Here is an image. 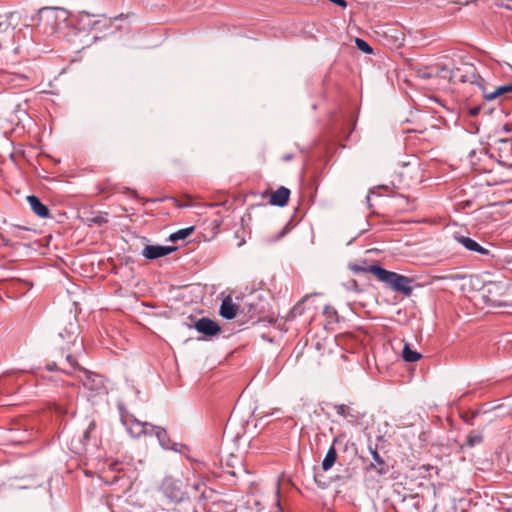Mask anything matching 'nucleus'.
<instances>
[{"label":"nucleus","mask_w":512,"mask_h":512,"mask_svg":"<svg viewBox=\"0 0 512 512\" xmlns=\"http://www.w3.org/2000/svg\"><path fill=\"white\" fill-rule=\"evenodd\" d=\"M27 202L31 210L40 218H48L50 215L49 209L44 205L37 196H27Z\"/></svg>","instance_id":"nucleus-11"},{"label":"nucleus","mask_w":512,"mask_h":512,"mask_svg":"<svg viewBox=\"0 0 512 512\" xmlns=\"http://www.w3.org/2000/svg\"><path fill=\"white\" fill-rule=\"evenodd\" d=\"M65 362L70 366V369H63V372L69 376H75L86 389L92 392H100L105 388L103 377L81 367L72 354L66 356Z\"/></svg>","instance_id":"nucleus-3"},{"label":"nucleus","mask_w":512,"mask_h":512,"mask_svg":"<svg viewBox=\"0 0 512 512\" xmlns=\"http://www.w3.org/2000/svg\"><path fill=\"white\" fill-rule=\"evenodd\" d=\"M130 192H131V194H133V196H136V195H137V194H136V191H130Z\"/></svg>","instance_id":"nucleus-31"},{"label":"nucleus","mask_w":512,"mask_h":512,"mask_svg":"<svg viewBox=\"0 0 512 512\" xmlns=\"http://www.w3.org/2000/svg\"><path fill=\"white\" fill-rule=\"evenodd\" d=\"M402 357L406 362H416L422 356L420 353H418L414 350H411L408 344H405L403 351H402Z\"/></svg>","instance_id":"nucleus-17"},{"label":"nucleus","mask_w":512,"mask_h":512,"mask_svg":"<svg viewBox=\"0 0 512 512\" xmlns=\"http://www.w3.org/2000/svg\"><path fill=\"white\" fill-rule=\"evenodd\" d=\"M238 312V305H236L231 297H226L220 306L219 313L225 319H233L236 317Z\"/></svg>","instance_id":"nucleus-12"},{"label":"nucleus","mask_w":512,"mask_h":512,"mask_svg":"<svg viewBox=\"0 0 512 512\" xmlns=\"http://www.w3.org/2000/svg\"><path fill=\"white\" fill-rule=\"evenodd\" d=\"M79 336V325L76 317L69 316V319L65 323H61L59 328V337L63 340H67V344L75 345Z\"/></svg>","instance_id":"nucleus-5"},{"label":"nucleus","mask_w":512,"mask_h":512,"mask_svg":"<svg viewBox=\"0 0 512 512\" xmlns=\"http://www.w3.org/2000/svg\"><path fill=\"white\" fill-rule=\"evenodd\" d=\"M152 430H155V433H156V436L158 437V439L163 442L165 437H166V432L161 429L160 427H156V426H153L150 427Z\"/></svg>","instance_id":"nucleus-22"},{"label":"nucleus","mask_w":512,"mask_h":512,"mask_svg":"<svg viewBox=\"0 0 512 512\" xmlns=\"http://www.w3.org/2000/svg\"><path fill=\"white\" fill-rule=\"evenodd\" d=\"M292 158H293V156L291 154H287V155L283 156L284 161H290Z\"/></svg>","instance_id":"nucleus-29"},{"label":"nucleus","mask_w":512,"mask_h":512,"mask_svg":"<svg viewBox=\"0 0 512 512\" xmlns=\"http://www.w3.org/2000/svg\"><path fill=\"white\" fill-rule=\"evenodd\" d=\"M195 329L206 335V336H214L218 334L221 330L220 326L213 320L209 318H201L195 322Z\"/></svg>","instance_id":"nucleus-7"},{"label":"nucleus","mask_w":512,"mask_h":512,"mask_svg":"<svg viewBox=\"0 0 512 512\" xmlns=\"http://www.w3.org/2000/svg\"><path fill=\"white\" fill-rule=\"evenodd\" d=\"M455 239L462 244L467 250L477 252L482 255H488L489 250L485 249L481 245H479L473 239L466 236H456Z\"/></svg>","instance_id":"nucleus-13"},{"label":"nucleus","mask_w":512,"mask_h":512,"mask_svg":"<svg viewBox=\"0 0 512 512\" xmlns=\"http://www.w3.org/2000/svg\"><path fill=\"white\" fill-rule=\"evenodd\" d=\"M364 270L374 275L379 281L388 284L392 290L400 292L405 296H410L412 294L413 288L411 286V278L396 272L388 271L379 265H371Z\"/></svg>","instance_id":"nucleus-4"},{"label":"nucleus","mask_w":512,"mask_h":512,"mask_svg":"<svg viewBox=\"0 0 512 512\" xmlns=\"http://www.w3.org/2000/svg\"><path fill=\"white\" fill-rule=\"evenodd\" d=\"M47 369L52 371V370H60L63 372V369H67L66 367H58L57 364L55 362L51 363V364H47Z\"/></svg>","instance_id":"nucleus-24"},{"label":"nucleus","mask_w":512,"mask_h":512,"mask_svg":"<svg viewBox=\"0 0 512 512\" xmlns=\"http://www.w3.org/2000/svg\"><path fill=\"white\" fill-rule=\"evenodd\" d=\"M308 297V295L304 296L303 301H305Z\"/></svg>","instance_id":"nucleus-35"},{"label":"nucleus","mask_w":512,"mask_h":512,"mask_svg":"<svg viewBox=\"0 0 512 512\" xmlns=\"http://www.w3.org/2000/svg\"><path fill=\"white\" fill-rule=\"evenodd\" d=\"M480 109H481V108H480L479 106H477V107H473V108H471V109L469 110V114H470L471 116L475 117V116H477V115L479 114Z\"/></svg>","instance_id":"nucleus-26"},{"label":"nucleus","mask_w":512,"mask_h":512,"mask_svg":"<svg viewBox=\"0 0 512 512\" xmlns=\"http://www.w3.org/2000/svg\"><path fill=\"white\" fill-rule=\"evenodd\" d=\"M423 77H430V74L424 73Z\"/></svg>","instance_id":"nucleus-30"},{"label":"nucleus","mask_w":512,"mask_h":512,"mask_svg":"<svg viewBox=\"0 0 512 512\" xmlns=\"http://www.w3.org/2000/svg\"><path fill=\"white\" fill-rule=\"evenodd\" d=\"M95 427H96L95 422H94V421L90 422V424H89V426H88L87 430H86V431H85V433H84V438H85V439H89V437H90V433L95 429Z\"/></svg>","instance_id":"nucleus-23"},{"label":"nucleus","mask_w":512,"mask_h":512,"mask_svg":"<svg viewBox=\"0 0 512 512\" xmlns=\"http://www.w3.org/2000/svg\"><path fill=\"white\" fill-rule=\"evenodd\" d=\"M193 230H194L193 227L180 229L177 232L171 234L170 240L175 241V240H179V239H185L193 232Z\"/></svg>","instance_id":"nucleus-20"},{"label":"nucleus","mask_w":512,"mask_h":512,"mask_svg":"<svg viewBox=\"0 0 512 512\" xmlns=\"http://www.w3.org/2000/svg\"><path fill=\"white\" fill-rule=\"evenodd\" d=\"M324 313L330 315V314H336V311L333 308L326 307L324 310Z\"/></svg>","instance_id":"nucleus-27"},{"label":"nucleus","mask_w":512,"mask_h":512,"mask_svg":"<svg viewBox=\"0 0 512 512\" xmlns=\"http://www.w3.org/2000/svg\"><path fill=\"white\" fill-rule=\"evenodd\" d=\"M279 491H280V488H279V484L277 485V494H279Z\"/></svg>","instance_id":"nucleus-34"},{"label":"nucleus","mask_w":512,"mask_h":512,"mask_svg":"<svg viewBox=\"0 0 512 512\" xmlns=\"http://www.w3.org/2000/svg\"><path fill=\"white\" fill-rule=\"evenodd\" d=\"M482 441H483L482 434L479 432L472 431L468 434L465 444L468 447H474L475 445L482 443Z\"/></svg>","instance_id":"nucleus-18"},{"label":"nucleus","mask_w":512,"mask_h":512,"mask_svg":"<svg viewBox=\"0 0 512 512\" xmlns=\"http://www.w3.org/2000/svg\"><path fill=\"white\" fill-rule=\"evenodd\" d=\"M337 441H338V439L335 438L333 440V444H335ZM336 460H337V452H336V449H335L334 445H332L328 449V451H327V453H326V455H325V457L323 459L322 469L324 471H328L335 464Z\"/></svg>","instance_id":"nucleus-15"},{"label":"nucleus","mask_w":512,"mask_h":512,"mask_svg":"<svg viewBox=\"0 0 512 512\" xmlns=\"http://www.w3.org/2000/svg\"><path fill=\"white\" fill-rule=\"evenodd\" d=\"M503 130H504L505 132H510V131H512V125H510V124H505V125L503 126Z\"/></svg>","instance_id":"nucleus-28"},{"label":"nucleus","mask_w":512,"mask_h":512,"mask_svg":"<svg viewBox=\"0 0 512 512\" xmlns=\"http://www.w3.org/2000/svg\"><path fill=\"white\" fill-rule=\"evenodd\" d=\"M330 2L345 8L347 6V2L345 0H329Z\"/></svg>","instance_id":"nucleus-25"},{"label":"nucleus","mask_w":512,"mask_h":512,"mask_svg":"<svg viewBox=\"0 0 512 512\" xmlns=\"http://www.w3.org/2000/svg\"><path fill=\"white\" fill-rule=\"evenodd\" d=\"M373 460L375 461V464H371V467L376 468L377 472L382 475L385 474L388 471V466L386 465L383 458L379 455L376 449H370Z\"/></svg>","instance_id":"nucleus-16"},{"label":"nucleus","mask_w":512,"mask_h":512,"mask_svg":"<svg viewBox=\"0 0 512 512\" xmlns=\"http://www.w3.org/2000/svg\"><path fill=\"white\" fill-rule=\"evenodd\" d=\"M507 93H512V84H507L495 88L493 91L483 88V98L486 101H493Z\"/></svg>","instance_id":"nucleus-14"},{"label":"nucleus","mask_w":512,"mask_h":512,"mask_svg":"<svg viewBox=\"0 0 512 512\" xmlns=\"http://www.w3.org/2000/svg\"><path fill=\"white\" fill-rule=\"evenodd\" d=\"M36 29L44 35H53L69 18V12L62 7H42L38 10Z\"/></svg>","instance_id":"nucleus-1"},{"label":"nucleus","mask_w":512,"mask_h":512,"mask_svg":"<svg viewBox=\"0 0 512 512\" xmlns=\"http://www.w3.org/2000/svg\"><path fill=\"white\" fill-rule=\"evenodd\" d=\"M335 412L344 417V418H356V416L352 413L351 408L348 405L345 404H339L334 406Z\"/></svg>","instance_id":"nucleus-19"},{"label":"nucleus","mask_w":512,"mask_h":512,"mask_svg":"<svg viewBox=\"0 0 512 512\" xmlns=\"http://www.w3.org/2000/svg\"><path fill=\"white\" fill-rule=\"evenodd\" d=\"M289 197L290 190L284 186H281L271 194L269 203L274 206L283 207L287 204Z\"/></svg>","instance_id":"nucleus-10"},{"label":"nucleus","mask_w":512,"mask_h":512,"mask_svg":"<svg viewBox=\"0 0 512 512\" xmlns=\"http://www.w3.org/2000/svg\"><path fill=\"white\" fill-rule=\"evenodd\" d=\"M507 290L506 285L502 283H490L487 288L488 298L493 305L505 306L506 303L500 299H495L496 294H505Z\"/></svg>","instance_id":"nucleus-9"},{"label":"nucleus","mask_w":512,"mask_h":512,"mask_svg":"<svg viewBox=\"0 0 512 512\" xmlns=\"http://www.w3.org/2000/svg\"><path fill=\"white\" fill-rule=\"evenodd\" d=\"M466 422L470 425H473V422H470L468 419L466 420Z\"/></svg>","instance_id":"nucleus-33"},{"label":"nucleus","mask_w":512,"mask_h":512,"mask_svg":"<svg viewBox=\"0 0 512 512\" xmlns=\"http://www.w3.org/2000/svg\"><path fill=\"white\" fill-rule=\"evenodd\" d=\"M438 75L441 78L448 79L451 83H471L476 84L483 92L484 79L478 75L476 67L470 63H464L460 67L449 69L446 66H441L438 71Z\"/></svg>","instance_id":"nucleus-2"},{"label":"nucleus","mask_w":512,"mask_h":512,"mask_svg":"<svg viewBox=\"0 0 512 512\" xmlns=\"http://www.w3.org/2000/svg\"><path fill=\"white\" fill-rule=\"evenodd\" d=\"M438 279H446L447 277L446 276H442V277H437Z\"/></svg>","instance_id":"nucleus-32"},{"label":"nucleus","mask_w":512,"mask_h":512,"mask_svg":"<svg viewBox=\"0 0 512 512\" xmlns=\"http://www.w3.org/2000/svg\"><path fill=\"white\" fill-rule=\"evenodd\" d=\"M356 45H357V47L361 51H363L365 53H371L372 52V48L370 47V45L366 41H364L362 39L357 38L356 39Z\"/></svg>","instance_id":"nucleus-21"},{"label":"nucleus","mask_w":512,"mask_h":512,"mask_svg":"<svg viewBox=\"0 0 512 512\" xmlns=\"http://www.w3.org/2000/svg\"><path fill=\"white\" fill-rule=\"evenodd\" d=\"M122 423L126 426L127 432L134 438L148 433V428L152 427L150 423L141 422L132 415L122 416Z\"/></svg>","instance_id":"nucleus-6"},{"label":"nucleus","mask_w":512,"mask_h":512,"mask_svg":"<svg viewBox=\"0 0 512 512\" xmlns=\"http://www.w3.org/2000/svg\"><path fill=\"white\" fill-rule=\"evenodd\" d=\"M175 250L174 247L160 245H146L142 255L147 259H157L166 256Z\"/></svg>","instance_id":"nucleus-8"}]
</instances>
